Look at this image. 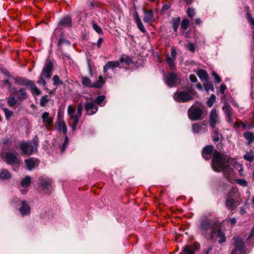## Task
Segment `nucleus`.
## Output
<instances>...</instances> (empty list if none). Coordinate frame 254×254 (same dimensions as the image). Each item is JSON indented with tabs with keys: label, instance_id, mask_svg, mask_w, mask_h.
Listing matches in <instances>:
<instances>
[{
	"label": "nucleus",
	"instance_id": "1",
	"mask_svg": "<svg viewBox=\"0 0 254 254\" xmlns=\"http://www.w3.org/2000/svg\"><path fill=\"white\" fill-rule=\"evenodd\" d=\"M213 152L211 164L212 169L216 172L222 171L224 177L230 182H232L234 177V171L228 164L229 161H227L224 156L216 150L213 152L212 145L205 146L202 152V155L205 160H209Z\"/></svg>",
	"mask_w": 254,
	"mask_h": 254
},
{
	"label": "nucleus",
	"instance_id": "2",
	"mask_svg": "<svg viewBox=\"0 0 254 254\" xmlns=\"http://www.w3.org/2000/svg\"><path fill=\"white\" fill-rule=\"evenodd\" d=\"M199 230L203 235L209 237L211 240H215L217 237L220 238L218 241L220 244L226 241L225 234L216 224L210 220L205 219L202 221L199 226Z\"/></svg>",
	"mask_w": 254,
	"mask_h": 254
},
{
	"label": "nucleus",
	"instance_id": "3",
	"mask_svg": "<svg viewBox=\"0 0 254 254\" xmlns=\"http://www.w3.org/2000/svg\"><path fill=\"white\" fill-rule=\"evenodd\" d=\"M53 67L54 64L52 61L49 59H47L42 72L39 76V80L37 81L38 84L46 86V82L45 79H50L51 77L53 74Z\"/></svg>",
	"mask_w": 254,
	"mask_h": 254
},
{
	"label": "nucleus",
	"instance_id": "4",
	"mask_svg": "<svg viewBox=\"0 0 254 254\" xmlns=\"http://www.w3.org/2000/svg\"><path fill=\"white\" fill-rule=\"evenodd\" d=\"M241 199L239 192L236 188H232L227 196L226 206L227 208L235 209L240 203Z\"/></svg>",
	"mask_w": 254,
	"mask_h": 254
},
{
	"label": "nucleus",
	"instance_id": "5",
	"mask_svg": "<svg viewBox=\"0 0 254 254\" xmlns=\"http://www.w3.org/2000/svg\"><path fill=\"white\" fill-rule=\"evenodd\" d=\"M195 92L192 88L178 90L174 94V99L177 102H186L193 98Z\"/></svg>",
	"mask_w": 254,
	"mask_h": 254
},
{
	"label": "nucleus",
	"instance_id": "6",
	"mask_svg": "<svg viewBox=\"0 0 254 254\" xmlns=\"http://www.w3.org/2000/svg\"><path fill=\"white\" fill-rule=\"evenodd\" d=\"M81 83L84 86L86 87L90 88H100L103 86L104 83H105V81L102 76L101 75L98 77V79L96 81L93 83L92 82L90 79L88 77L82 76Z\"/></svg>",
	"mask_w": 254,
	"mask_h": 254
},
{
	"label": "nucleus",
	"instance_id": "7",
	"mask_svg": "<svg viewBox=\"0 0 254 254\" xmlns=\"http://www.w3.org/2000/svg\"><path fill=\"white\" fill-rule=\"evenodd\" d=\"M209 122L214 133L217 134L218 128H216V125L220 123V119L219 114L215 108L212 109L210 112Z\"/></svg>",
	"mask_w": 254,
	"mask_h": 254
},
{
	"label": "nucleus",
	"instance_id": "8",
	"mask_svg": "<svg viewBox=\"0 0 254 254\" xmlns=\"http://www.w3.org/2000/svg\"><path fill=\"white\" fill-rule=\"evenodd\" d=\"M36 142H24L20 143L19 146L22 151V154L30 155L37 149Z\"/></svg>",
	"mask_w": 254,
	"mask_h": 254
},
{
	"label": "nucleus",
	"instance_id": "9",
	"mask_svg": "<svg viewBox=\"0 0 254 254\" xmlns=\"http://www.w3.org/2000/svg\"><path fill=\"white\" fill-rule=\"evenodd\" d=\"M164 80L166 85L172 87L176 86L178 78L174 72H171L164 75Z\"/></svg>",
	"mask_w": 254,
	"mask_h": 254
},
{
	"label": "nucleus",
	"instance_id": "10",
	"mask_svg": "<svg viewBox=\"0 0 254 254\" xmlns=\"http://www.w3.org/2000/svg\"><path fill=\"white\" fill-rule=\"evenodd\" d=\"M233 240L235 249L231 252V254H237V253H239L240 254H244L245 245L242 240L238 237H234Z\"/></svg>",
	"mask_w": 254,
	"mask_h": 254
},
{
	"label": "nucleus",
	"instance_id": "11",
	"mask_svg": "<svg viewBox=\"0 0 254 254\" xmlns=\"http://www.w3.org/2000/svg\"><path fill=\"white\" fill-rule=\"evenodd\" d=\"M132 63L131 58L128 56H124L121 58L120 61L112 62V69L118 66L127 68L126 66L129 65Z\"/></svg>",
	"mask_w": 254,
	"mask_h": 254
},
{
	"label": "nucleus",
	"instance_id": "12",
	"mask_svg": "<svg viewBox=\"0 0 254 254\" xmlns=\"http://www.w3.org/2000/svg\"><path fill=\"white\" fill-rule=\"evenodd\" d=\"M75 110L74 108L71 105H69L67 107V114L69 116V119L72 121V124L70 127L73 131H74L76 128L77 125V118L75 117Z\"/></svg>",
	"mask_w": 254,
	"mask_h": 254
},
{
	"label": "nucleus",
	"instance_id": "13",
	"mask_svg": "<svg viewBox=\"0 0 254 254\" xmlns=\"http://www.w3.org/2000/svg\"><path fill=\"white\" fill-rule=\"evenodd\" d=\"M84 107L86 115L88 116L93 115L98 110V107L92 101L86 102Z\"/></svg>",
	"mask_w": 254,
	"mask_h": 254
},
{
	"label": "nucleus",
	"instance_id": "14",
	"mask_svg": "<svg viewBox=\"0 0 254 254\" xmlns=\"http://www.w3.org/2000/svg\"><path fill=\"white\" fill-rule=\"evenodd\" d=\"M202 112L199 108L191 107L189 110L188 115L190 119L191 120H197L200 118Z\"/></svg>",
	"mask_w": 254,
	"mask_h": 254
},
{
	"label": "nucleus",
	"instance_id": "15",
	"mask_svg": "<svg viewBox=\"0 0 254 254\" xmlns=\"http://www.w3.org/2000/svg\"><path fill=\"white\" fill-rule=\"evenodd\" d=\"M3 158L4 161L8 165H11L18 162L15 153L14 152H6L3 156Z\"/></svg>",
	"mask_w": 254,
	"mask_h": 254
},
{
	"label": "nucleus",
	"instance_id": "16",
	"mask_svg": "<svg viewBox=\"0 0 254 254\" xmlns=\"http://www.w3.org/2000/svg\"><path fill=\"white\" fill-rule=\"evenodd\" d=\"M10 93L15 95L18 100H22L27 98V95L25 88H21L19 90H17L14 87L11 89Z\"/></svg>",
	"mask_w": 254,
	"mask_h": 254
},
{
	"label": "nucleus",
	"instance_id": "17",
	"mask_svg": "<svg viewBox=\"0 0 254 254\" xmlns=\"http://www.w3.org/2000/svg\"><path fill=\"white\" fill-rule=\"evenodd\" d=\"M199 248V244L196 242L193 245H186L183 248L184 254H195V252L198 250Z\"/></svg>",
	"mask_w": 254,
	"mask_h": 254
},
{
	"label": "nucleus",
	"instance_id": "18",
	"mask_svg": "<svg viewBox=\"0 0 254 254\" xmlns=\"http://www.w3.org/2000/svg\"><path fill=\"white\" fill-rule=\"evenodd\" d=\"M57 123L58 130H59L60 131H61L62 130L64 135L67 134V126L66 125L65 123L63 120V118L59 114L58 115Z\"/></svg>",
	"mask_w": 254,
	"mask_h": 254
},
{
	"label": "nucleus",
	"instance_id": "19",
	"mask_svg": "<svg viewBox=\"0 0 254 254\" xmlns=\"http://www.w3.org/2000/svg\"><path fill=\"white\" fill-rule=\"evenodd\" d=\"M223 111L226 116V121L229 123H232L233 122V120L231 106L228 104H225L223 107Z\"/></svg>",
	"mask_w": 254,
	"mask_h": 254
},
{
	"label": "nucleus",
	"instance_id": "20",
	"mask_svg": "<svg viewBox=\"0 0 254 254\" xmlns=\"http://www.w3.org/2000/svg\"><path fill=\"white\" fill-rule=\"evenodd\" d=\"M42 119L43 123L47 128L51 127L53 124V119L50 117V114L48 112H45L43 114Z\"/></svg>",
	"mask_w": 254,
	"mask_h": 254
},
{
	"label": "nucleus",
	"instance_id": "21",
	"mask_svg": "<svg viewBox=\"0 0 254 254\" xmlns=\"http://www.w3.org/2000/svg\"><path fill=\"white\" fill-rule=\"evenodd\" d=\"M143 21L145 23H151L155 21L153 11L152 10H144Z\"/></svg>",
	"mask_w": 254,
	"mask_h": 254
},
{
	"label": "nucleus",
	"instance_id": "22",
	"mask_svg": "<svg viewBox=\"0 0 254 254\" xmlns=\"http://www.w3.org/2000/svg\"><path fill=\"white\" fill-rule=\"evenodd\" d=\"M21 206L19 208V211L22 216L29 214L31 211V208L25 200L21 201Z\"/></svg>",
	"mask_w": 254,
	"mask_h": 254
},
{
	"label": "nucleus",
	"instance_id": "23",
	"mask_svg": "<svg viewBox=\"0 0 254 254\" xmlns=\"http://www.w3.org/2000/svg\"><path fill=\"white\" fill-rule=\"evenodd\" d=\"M31 80L22 78V77H17L14 79V82L16 84H17L19 85H28L29 86L32 83Z\"/></svg>",
	"mask_w": 254,
	"mask_h": 254
},
{
	"label": "nucleus",
	"instance_id": "24",
	"mask_svg": "<svg viewBox=\"0 0 254 254\" xmlns=\"http://www.w3.org/2000/svg\"><path fill=\"white\" fill-rule=\"evenodd\" d=\"M134 16V20L137 25V27L141 32L144 33L146 31V30H145L144 27L143 26V25L139 17V15H138V13L136 12L135 13Z\"/></svg>",
	"mask_w": 254,
	"mask_h": 254
},
{
	"label": "nucleus",
	"instance_id": "25",
	"mask_svg": "<svg viewBox=\"0 0 254 254\" xmlns=\"http://www.w3.org/2000/svg\"><path fill=\"white\" fill-rule=\"evenodd\" d=\"M197 74L201 81L205 82L208 80V74L204 69L198 70Z\"/></svg>",
	"mask_w": 254,
	"mask_h": 254
},
{
	"label": "nucleus",
	"instance_id": "26",
	"mask_svg": "<svg viewBox=\"0 0 254 254\" xmlns=\"http://www.w3.org/2000/svg\"><path fill=\"white\" fill-rule=\"evenodd\" d=\"M36 162V160H35L33 158L26 159L25 160V163L26 165L27 168L29 170H31L32 169L35 168Z\"/></svg>",
	"mask_w": 254,
	"mask_h": 254
},
{
	"label": "nucleus",
	"instance_id": "27",
	"mask_svg": "<svg viewBox=\"0 0 254 254\" xmlns=\"http://www.w3.org/2000/svg\"><path fill=\"white\" fill-rule=\"evenodd\" d=\"M41 186L44 188H48L52 184V181L49 178H41L40 179Z\"/></svg>",
	"mask_w": 254,
	"mask_h": 254
},
{
	"label": "nucleus",
	"instance_id": "28",
	"mask_svg": "<svg viewBox=\"0 0 254 254\" xmlns=\"http://www.w3.org/2000/svg\"><path fill=\"white\" fill-rule=\"evenodd\" d=\"M71 22V20L70 17L66 16L61 19L59 23V25L61 26H68L70 25Z\"/></svg>",
	"mask_w": 254,
	"mask_h": 254
},
{
	"label": "nucleus",
	"instance_id": "29",
	"mask_svg": "<svg viewBox=\"0 0 254 254\" xmlns=\"http://www.w3.org/2000/svg\"><path fill=\"white\" fill-rule=\"evenodd\" d=\"M11 178V173L6 169H3L0 173V179H8Z\"/></svg>",
	"mask_w": 254,
	"mask_h": 254
},
{
	"label": "nucleus",
	"instance_id": "30",
	"mask_svg": "<svg viewBox=\"0 0 254 254\" xmlns=\"http://www.w3.org/2000/svg\"><path fill=\"white\" fill-rule=\"evenodd\" d=\"M30 184H31V178L28 176H26L25 178L24 179H23L20 183L21 186L22 187H25V188H26V187H28V186H29Z\"/></svg>",
	"mask_w": 254,
	"mask_h": 254
},
{
	"label": "nucleus",
	"instance_id": "31",
	"mask_svg": "<svg viewBox=\"0 0 254 254\" xmlns=\"http://www.w3.org/2000/svg\"><path fill=\"white\" fill-rule=\"evenodd\" d=\"M29 86L30 87L32 92L33 94H34L36 95H39L40 94V90L37 87L36 84L33 81H32V83H31Z\"/></svg>",
	"mask_w": 254,
	"mask_h": 254
},
{
	"label": "nucleus",
	"instance_id": "32",
	"mask_svg": "<svg viewBox=\"0 0 254 254\" xmlns=\"http://www.w3.org/2000/svg\"><path fill=\"white\" fill-rule=\"evenodd\" d=\"M244 136L248 141L250 144L254 139V135L250 131H247L244 133Z\"/></svg>",
	"mask_w": 254,
	"mask_h": 254
},
{
	"label": "nucleus",
	"instance_id": "33",
	"mask_svg": "<svg viewBox=\"0 0 254 254\" xmlns=\"http://www.w3.org/2000/svg\"><path fill=\"white\" fill-rule=\"evenodd\" d=\"M176 59H174L173 58H171L170 56L167 55V62L168 64L169 67L171 69H173L175 67V64H174V61Z\"/></svg>",
	"mask_w": 254,
	"mask_h": 254
},
{
	"label": "nucleus",
	"instance_id": "34",
	"mask_svg": "<svg viewBox=\"0 0 254 254\" xmlns=\"http://www.w3.org/2000/svg\"><path fill=\"white\" fill-rule=\"evenodd\" d=\"M13 95L12 94L7 99V103L10 107H13L17 104V101Z\"/></svg>",
	"mask_w": 254,
	"mask_h": 254
},
{
	"label": "nucleus",
	"instance_id": "35",
	"mask_svg": "<svg viewBox=\"0 0 254 254\" xmlns=\"http://www.w3.org/2000/svg\"><path fill=\"white\" fill-rule=\"evenodd\" d=\"M204 86L205 90L206 91H208L209 90H214V87L212 82L209 81L208 80H207V81L204 82Z\"/></svg>",
	"mask_w": 254,
	"mask_h": 254
},
{
	"label": "nucleus",
	"instance_id": "36",
	"mask_svg": "<svg viewBox=\"0 0 254 254\" xmlns=\"http://www.w3.org/2000/svg\"><path fill=\"white\" fill-rule=\"evenodd\" d=\"M82 112V106L81 103H79L77 106V112L75 114L76 118H77V124L79 122V119L80 118Z\"/></svg>",
	"mask_w": 254,
	"mask_h": 254
},
{
	"label": "nucleus",
	"instance_id": "37",
	"mask_svg": "<svg viewBox=\"0 0 254 254\" xmlns=\"http://www.w3.org/2000/svg\"><path fill=\"white\" fill-rule=\"evenodd\" d=\"M216 100L215 95L211 94L210 98L207 101V105L209 107H211Z\"/></svg>",
	"mask_w": 254,
	"mask_h": 254
},
{
	"label": "nucleus",
	"instance_id": "38",
	"mask_svg": "<svg viewBox=\"0 0 254 254\" xmlns=\"http://www.w3.org/2000/svg\"><path fill=\"white\" fill-rule=\"evenodd\" d=\"M244 159L250 162H252L254 159V155L253 152H248L244 155Z\"/></svg>",
	"mask_w": 254,
	"mask_h": 254
},
{
	"label": "nucleus",
	"instance_id": "39",
	"mask_svg": "<svg viewBox=\"0 0 254 254\" xmlns=\"http://www.w3.org/2000/svg\"><path fill=\"white\" fill-rule=\"evenodd\" d=\"M190 24V21L188 19H185L183 20L181 23V28L183 31H185L188 28Z\"/></svg>",
	"mask_w": 254,
	"mask_h": 254
},
{
	"label": "nucleus",
	"instance_id": "40",
	"mask_svg": "<svg viewBox=\"0 0 254 254\" xmlns=\"http://www.w3.org/2000/svg\"><path fill=\"white\" fill-rule=\"evenodd\" d=\"M192 131L193 133H199L201 129V127L198 124H194L192 127Z\"/></svg>",
	"mask_w": 254,
	"mask_h": 254
},
{
	"label": "nucleus",
	"instance_id": "41",
	"mask_svg": "<svg viewBox=\"0 0 254 254\" xmlns=\"http://www.w3.org/2000/svg\"><path fill=\"white\" fill-rule=\"evenodd\" d=\"M64 44L67 45L68 46H70V43L68 40H66L65 39H64L63 37H61L60 38V40L58 42V46H62V45H63Z\"/></svg>",
	"mask_w": 254,
	"mask_h": 254
},
{
	"label": "nucleus",
	"instance_id": "42",
	"mask_svg": "<svg viewBox=\"0 0 254 254\" xmlns=\"http://www.w3.org/2000/svg\"><path fill=\"white\" fill-rule=\"evenodd\" d=\"M105 100L104 96H98L94 100V103L96 105H101Z\"/></svg>",
	"mask_w": 254,
	"mask_h": 254
},
{
	"label": "nucleus",
	"instance_id": "43",
	"mask_svg": "<svg viewBox=\"0 0 254 254\" xmlns=\"http://www.w3.org/2000/svg\"><path fill=\"white\" fill-rule=\"evenodd\" d=\"M52 79L54 81V84L62 85L63 84V81L60 80L59 77L57 75H55Z\"/></svg>",
	"mask_w": 254,
	"mask_h": 254
},
{
	"label": "nucleus",
	"instance_id": "44",
	"mask_svg": "<svg viewBox=\"0 0 254 254\" xmlns=\"http://www.w3.org/2000/svg\"><path fill=\"white\" fill-rule=\"evenodd\" d=\"M49 98L48 95H46L42 97L40 100V105L42 107H44L46 103L48 102Z\"/></svg>",
	"mask_w": 254,
	"mask_h": 254
},
{
	"label": "nucleus",
	"instance_id": "45",
	"mask_svg": "<svg viewBox=\"0 0 254 254\" xmlns=\"http://www.w3.org/2000/svg\"><path fill=\"white\" fill-rule=\"evenodd\" d=\"M92 28L95 31H96L99 34L102 33V29L99 26H98L97 24L95 23V22H92Z\"/></svg>",
	"mask_w": 254,
	"mask_h": 254
},
{
	"label": "nucleus",
	"instance_id": "46",
	"mask_svg": "<svg viewBox=\"0 0 254 254\" xmlns=\"http://www.w3.org/2000/svg\"><path fill=\"white\" fill-rule=\"evenodd\" d=\"M186 49L189 50L191 52H194L195 49V46L193 43H189L185 46Z\"/></svg>",
	"mask_w": 254,
	"mask_h": 254
},
{
	"label": "nucleus",
	"instance_id": "47",
	"mask_svg": "<svg viewBox=\"0 0 254 254\" xmlns=\"http://www.w3.org/2000/svg\"><path fill=\"white\" fill-rule=\"evenodd\" d=\"M3 111H4V113L5 114V118L7 119H9L13 115L12 111L8 110L7 108H4L3 109Z\"/></svg>",
	"mask_w": 254,
	"mask_h": 254
},
{
	"label": "nucleus",
	"instance_id": "48",
	"mask_svg": "<svg viewBox=\"0 0 254 254\" xmlns=\"http://www.w3.org/2000/svg\"><path fill=\"white\" fill-rule=\"evenodd\" d=\"M247 18L250 24L252 26V28H254V18L250 13H247Z\"/></svg>",
	"mask_w": 254,
	"mask_h": 254
},
{
	"label": "nucleus",
	"instance_id": "49",
	"mask_svg": "<svg viewBox=\"0 0 254 254\" xmlns=\"http://www.w3.org/2000/svg\"><path fill=\"white\" fill-rule=\"evenodd\" d=\"M3 84L6 85L8 87V90L9 92H11V89H13L14 87L12 86L11 84L9 82L8 79L3 80L2 81Z\"/></svg>",
	"mask_w": 254,
	"mask_h": 254
},
{
	"label": "nucleus",
	"instance_id": "50",
	"mask_svg": "<svg viewBox=\"0 0 254 254\" xmlns=\"http://www.w3.org/2000/svg\"><path fill=\"white\" fill-rule=\"evenodd\" d=\"M188 15L190 17H193L195 15L194 9L192 8H189L187 10Z\"/></svg>",
	"mask_w": 254,
	"mask_h": 254
},
{
	"label": "nucleus",
	"instance_id": "51",
	"mask_svg": "<svg viewBox=\"0 0 254 254\" xmlns=\"http://www.w3.org/2000/svg\"><path fill=\"white\" fill-rule=\"evenodd\" d=\"M237 183L243 187H246L247 186V182L244 179H238L236 180Z\"/></svg>",
	"mask_w": 254,
	"mask_h": 254
},
{
	"label": "nucleus",
	"instance_id": "52",
	"mask_svg": "<svg viewBox=\"0 0 254 254\" xmlns=\"http://www.w3.org/2000/svg\"><path fill=\"white\" fill-rule=\"evenodd\" d=\"M65 140H64V142L63 145V147H62V152H63L64 151V150L65 149L66 147V146L68 144V137L67 136V135H65Z\"/></svg>",
	"mask_w": 254,
	"mask_h": 254
},
{
	"label": "nucleus",
	"instance_id": "53",
	"mask_svg": "<svg viewBox=\"0 0 254 254\" xmlns=\"http://www.w3.org/2000/svg\"><path fill=\"white\" fill-rule=\"evenodd\" d=\"M212 75L214 77L215 81L217 83H220L221 81L220 77L214 71L212 72Z\"/></svg>",
	"mask_w": 254,
	"mask_h": 254
},
{
	"label": "nucleus",
	"instance_id": "54",
	"mask_svg": "<svg viewBox=\"0 0 254 254\" xmlns=\"http://www.w3.org/2000/svg\"><path fill=\"white\" fill-rule=\"evenodd\" d=\"M111 68V62H108L107 64L104 66V72L106 73L108 69Z\"/></svg>",
	"mask_w": 254,
	"mask_h": 254
},
{
	"label": "nucleus",
	"instance_id": "55",
	"mask_svg": "<svg viewBox=\"0 0 254 254\" xmlns=\"http://www.w3.org/2000/svg\"><path fill=\"white\" fill-rule=\"evenodd\" d=\"M171 58L176 59V52L174 48L171 49V55H170Z\"/></svg>",
	"mask_w": 254,
	"mask_h": 254
},
{
	"label": "nucleus",
	"instance_id": "56",
	"mask_svg": "<svg viewBox=\"0 0 254 254\" xmlns=\"http://www.w3.org/2000/svg\"><path fill=\"white\" fill-rule=\"evenodd\" d=\"M179 26V21H174L173 23V27L175 32L177 31Z\"/></svg>",
	"mask_w": 254,
	"mask_h": 254
},
{
	"label": "nucleus",
	"instance_id": "57",
	"mask_svg": "<svg viewBox=\"0 0 254 254\" xmlns=\"http://www.w3.org/2000/svg\"><path fill=\"white\" fill-rule=\"evenodd\" d=\"M190 79L192 82H196L197 81V78L194 74H190Z\"/></svg>",
	"mask_w": 254,
	"mask_h": 254
},
{
	"label": "nucleus",
	"instance_id": "58",
	"mask_svg": "<svg viewBox=\"0 0 254 254\" xmlns=\"http://www.w3.org/2000/svg\"><path fill=\"white\" fill-rule=\"evenodd\" d=\"M226 89V86L225 84H223L221 85L220 88V92L221 94H224L225 90Z\"/></svg>",
	"mask_w": 254,
	"mask_h": 254
},
{
	"label": "nucleus",
	"instance_id": "59",
	"mask_svg": "<svg viewBox=\"0 0 254 254\" xmlns=\"http://www.w3.org/2000/svg\"><path fill=\"white\" fill-rule=\"evenodd\" d=\"M170 6L169 4H164L163 5L162 10L164 11L165 10H167L170 8Z\"/></svg>",
	"mask_w": 254,
	"mask_h": 254
},
{
	"label": "nucleus",
	"instance_id": "60",
	"mask_svg": "<svg viewBox=\"0 0 254 254\" xmlns=\"http://www.w3.org/2000/svg\"><path fill=\"white\" fill-rule=\"evenodd\" d=\"M103 42V39L102 38H99V39L97 41V46L98 48H100L101 45L102 44Z\"/></svg>",
	"mask_w": 254,
	"mask_h": 254
},
{
	"label": "nucleus",
	"instance_id": "61",
	"mask_svg": "<svg viewBox=\"0 0 254 254\" xmlns=\"http://www.w3.org/2000/svg\"><path fill=\"white\" fill-rule=\"evenodd\" d=\"M229 221L231 223V225H234L236 223V219L235 218H230Z\"/></svg>",
	"mask_w": 254,
	"mask_h": 254
},
{
	"label": "nucleus",
	"instance_id": "62",
	"mask_svg": "<svg viewBox=\"0 0 254 254\" xmlns=\"http://www.w3.org/2000/svg\"><path fill=\"white\" fill-rule=\"evenodd\" d=\"M215 136L213 138V141L214 142H217L219 140V131H218L217 134L215 133Z\"/></svg>",
	"mask_w": 254,
	"mask_h": 254
},
{
	"label": "nucleus",
	"instance_id": "63",
	"mask_svg": "<svg viewBox=\"0 0 254 254\" xmlns=\"http://www.w3.org/2000/svg\"><path fill=\"white\" fill-rule=\"evenodd\" d=\"M240 213L242 215H244L246 213V208L245 207H241L240 210Z\"/></svg>",
	"mask_w": 254,
	"mask_h": 254
},
{
	"label": "nucleus",
	"instance_id": "64",
	"mask_svg": "<svg viewBox=\"0 0 254 254\" xmlns=\"http://www.w3.org/2000/svg\"><path fill=\"white\" fill-rule=\"evenodd\" d=\"M253 236H254V227H253V228L252 230V232H251L250 235L248 237V240H250Z\"/></svg>",
	"mask_w": 254,
	"mask_h": 254
}]
</instances>
